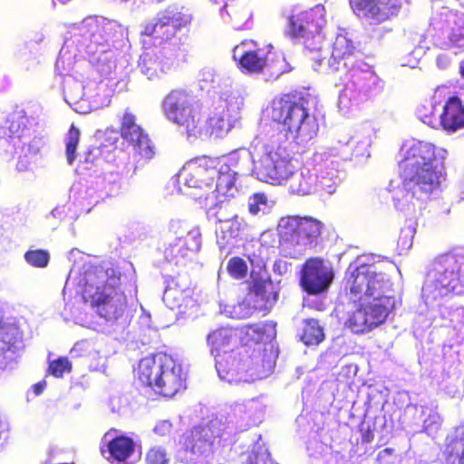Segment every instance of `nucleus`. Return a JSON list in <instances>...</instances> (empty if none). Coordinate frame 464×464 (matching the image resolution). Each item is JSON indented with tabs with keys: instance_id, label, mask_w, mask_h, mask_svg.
Here are the masks:
<instances>
[{
	"instance_id": "ddd939ff",
	"label": "nucleus",
	"mask_w": 464,
	"mask_h": 464,
	"mask_svg": "<svg viewBox=\"0 0 464 464\" xmlns=\"http://www.w3.org/2000/svg\"><path fill=\"white\" fill-rule=\"evenodd\" d=\"M216 164H218L217 157L206 155L196 157L185 164L180 177L187 187L201 190L203 193L200 198H207L213 190V181L217 172Z\"/></svg>"
},
{
	"instance_id": "f03ea898",
	"label": "nucleus",
	"mask_w": 464,
	"mask_h": 464,
	"mask_svg": "<svg viewBox=\"0 0 464 464\" xmlns=\"http://www.w3.org/2000/svg\"><path fill=\"white\" fill-rule=\"evenodd\" d=\"M133 375L140 386L165 399H171L187 389L186 371L180 362L166 353L140 359Z\"/></svg>"
},
{
	"instance_id": "aec40b11",
	"label": "nucleus",
	"mask_w": 464,
	"mask_h": 464,
	"mask_svg": "<svg viewBox=\"0 0 464 464\" xmlns=\"http://www.w3.org/2000/svg\"><path fill=\"white\" fill-rule=\"evenodd\" d=\"M352 2L353 10L358 16L380 22L396 16L401 8V0H350Z\"/></svg>"
},
{
	"instance_id": "f257e3e1",
	"label": "nucleus",
	"mask_w": 464,
	"mask_h": 464,
	"mask_svg": "<svg viewBox=\"0 0 464 464\" xmlns=\"http://www.w3.org/2000/svg\"><path fill=\"white\" fill-rule=\"evenodd\" d=\"M403 189L418 200H429L441 190L446 172L444 157L435 145L417 141L407 147L398 163Z\"/></svg>"
},
{
	"instance_id": "4be33fe9",
	"label": "nucleus",
	"mask_w": 464,
	"mask_h": 464,
	"mask_svg": "<svg viewBox=\"0 0 464 464\" xmlns=\"http://www.w3.org/2000/svg\"><path fill=\"white\" fill-rule=\"evenodd\" d=\"M218 164H216L215 180L213 181V190L210 193H216V196H227L235 187L237 179V159L236 157H217Z\"/></svg>"
},
{
	"instance_id": "49530a36",
	"label": "nucleus",
	"mask_w": 464,
	"mask_h": 464,
	"mask_svg": "<svg viewBox=\"0 0 464 464\" xmlns=\"http://www.w3.org/2000/svg\"><path fill=\"white\" fill-rule=\"evenodd\" d=\"M201 437V430L198 429H195L191 431V440L195 442L197 440H199Z\"/></svg>"
},
{
	"instance_id": "a18cd8bd",
	"label": "nucleus",
	"mask_w": 464,
	"mask_h": 464,
	"mask_svg": "<svg viewBox=\"0 0 464 464\" xmlns=\"http://www.w3.org/2000/svg\"><path fill=\"white\" fill-rule=\"evenodd\" d=\"M46 386V382L44 381H42V382H39L33 385V391L34 392L35 395H39L41 394L44 388Z\"/></svg>"
},
{
	"instance_id": "6ab92c4d",
	"label": "nucleus",
	"mask_w": 464,
	"mask_h": 464,
	"mask_svg": "<svg viewBox=\"0 0 464 464\" xmlns=\"http://www.w3.org/2000/svg\"><path fill=\"white\" fill-rule=\"evenodd\" d=\"M135 447L131 437L111 429L102 437L101 452L111 464H125L134 455Z\"/></svg>"
},
{
	"instance_id": "ea45409f",
	"label": "nucleus",
	"mask_w": 464,
	"mask_h": 464,
	"mask_svg": "<svg viewBox=\"0 0 464 464\" xmlns=\"http://www.w3.org/2000/svg\"><path fill=\"white\" fill-rule=\"evenodd\" d=\"M417 116L423 123L434 127L436 115L431 103L419 106L417 109Z\"/></svg>"
},
{
	"instance_id": "5701e85b",
	"label": "nucleus",
	"mask_w": 464,
	"mask_h": 464,
	"mask_svg": "<svg viewBox=\"0 0 464 464\" xmlns=\"http://www.w3.org/2000/svg\"><path fill=\"white\" fill-rule=\"evenodd\" d=\"M440 124L449 133L464 129V105L457 96L450 97L442 107Z\"/></svg>"
},
{
	"instance_id": "6e6552de",
	"label": "nucleus",
	"mask_w": 464,
	"mask_h": 464,
	"mask_svg": "<svg viewBox=\"0 0 464 464\" xmlns=\"http://www.w3.org/2000/svg\"><path fill=\"white\" fill-rule=\"evenodd\" d=\"M350 299L357 302L381 297L392 290V283L383 273H378L372 264L360 263L351 275Z\"/></svg>"
},
{
	"instance_id": "c756f323",
	"label": "nucleus",
	"mask_w": 464,
	"mask_h": 464,
	"mask_svg": "<svg viewBox=\"0 0 464 464\" xmlns=\"http://www.w3.org/2000/svg\"><path fill=\"white\" fill-rule=\"evenodd\" d=\"M273 285L269 281L255 279L249 288V295L257 300L264 302L262 306L266 307L276 301L277 294L272 291Z\"/></svg>"
},
{
	"instance_id": "20e7f679",
	"label": "nucleus",
	"mask_w": 464,
	"mask_h": 464,
	"mask_svg": "<svg viewBox=\"0 0 464 464\" xmlns=\"http://www.w3.org/2000/svg\"><path fill=\"white\" fill-rule=\"evenodd\" d=\"M268 116L285 139L306 141L317 134L316 120L310 116L304 106V99L296 92L284 93L274 98Z\"/></svg>"
},
{
	"instance_id": "bb28decb",
	"label": "nucleus",
	"mask_w": 464,
	"mask_h": 464,
	"mask_svg": "<svg viewBox=\"0 0 464 464\" xmlns=\"http://www.w3.org/2000/svg\"><path fill=\"white\" fill-rule=\"evenodd\" d=\"M401 211L403 212L405 217L411 216L409 224L401 228L397 239V252L399 255H403L412 246L418 216L415 208H411L410 205H403Z\"/></svg>"
},
{
	"instance_id": "72a5a7b5",
	"label": "nucleus",
	"mask_w": 464,
	"mask_h": 464,
	"mask_svg": "<svg viewBox=\"0 0 464 464\" xmlns=\"http://www.w3.org/2000/svg\"><path fill=\"white\" fill-rule=\"evenodd\" d=\"M18 342V331L13 325H0V356L14 353Z\"/></svg>"
},
{
	"instance_id": "7c9ffc66",
	"label": "nucleus",
	"mask_w": 464,
	"mask_h": 464,
	"mask_svg": "<svg viewBox=\"0 0 464 464\" xmlns=\"http://www.w3.org/2000/svg\"><path fill=\"white\" fill-rule=\"evenodd\" d=\"M300 338L305 345H317L324 339L323 327L317 320L305 319Z\"/></svg>"
},
{
	"instance_id": "f3484780",
	"label": "nucleus",
	"mask_w": 464,
	"mask_h": 464,
	"mask_svg": "<svg viewBox=\"0 0 464 464\" xmlns=\"http://www.w3.org/2000/svg\"><path fill=\"white\" fill-rule=\"evenodd\" d=\"M121 137L132 146L135 152L145 160L155 155V146L145 130L137 123L136 116L126 109L121 120Z\"/></svg>"
},
{
	"instance_id": "37998d69",
	"label": "nucleus",
	"mask_w": 464,
	"mask_h": 464,
	"mask_svg": "<svg viewBox=\"0 0 464 464\" xmlns=\"http://www.w3.org/2000/svg\"><path fill=\"white\" fill-rule=\"evenodd\" d=\"M325 464H346V459L339 452H332L328 456Z\"/></svg>"
},
{
	"instance_id": "3c124183",
	"label": "nucleus",
	"mask_w": 464,
	"mask_h": 464,
	"mask_svg": "<svg viewBox=\"0 0 464 464\" xmlns=\"http://www.w3.org/2000/svg\"><path fill=\"white\" fill-rule=\"evenodd\" d=\"M459 73L462 78H464V59L461 61L459 64Z\"/></svg>"
},
{
	"instance_id": "8fccbe9b",
	"label": "nucleus",
	"mask_w": 464,
	"mask_h": 464,
	"mask_svg": "<svg viewBox=\"0 0 464 464\" xmlns=\"http://www.w3.org/2000/svg\"><path fill=\"white\" fill-rule=\"evenodd\" d=\"M231 23H232L233 27H234L236 30H240V29H242V28H243V24H238V23L235 22V21L233 20V18L231 19Z\"/></svg>"
},
{
	"instance_id": "f8f14e48",
	"label": "nucleus",
	"mask_w": 464,
	"mask_h": 464,
	"mask_svg": "<svg viewBox=\"0 0 464 464\" xmlns=\"http://www.w3.org/2000/svg\"><path fill=\"white\" fill-rule=\"evenodd\" d=\"M432 278L429 287L435 295L445 296L450 294H461L460 263L457 255L444 253L433 261Z\"/></svg>"
},
{
	"instance_id": "1a4fd4ad",
	"label": "nucleus",
	"mask_w": 464,
	"mask_h": 464,
	"mask_svg": "<svg viewBox=\"0 0 464 464\" xmlns=\"http://www.w3.org/2000/svg\"><path fill=\"white\" fill-rule=\"evenodd\" d=\"M169 231L176 236V239L164 249L166 260L177 266L190 262L201 247L199 228L173 220L169 225Z\"/></svg>"
},
{
	"instance_id": "603ef678",
	"label": "nucleus",
	"mask_w": 464,
	"mask_h": 464,
	"mask_svg": "<svg viewBox=\"0 0 464 464\" xmlns=\"http://www.w3.org/2000/svg\"><path fill=\"white\" fill-rule=\"evenodd\" d=\"M171 292H172V288H171V287H169V288L167 290L166 294H165V297H166L167 295H170V294H171Z\"/></svg>"
},
{
	"instance_id": "39448f33",
	"label": "nucleus",
	"mask_w": 464,
	"mask_h": 464,
	"mask_svg": "<svg viewBox=\"0 0 464 464\" xmlns=\"http://www.w3.org/2000/svg\"><path fill=\"white\" fill-rule=\"evenodd\" d=\"M210 354L221 378L233 375L252 356H245L248 350L240 345L239 327L221 326L212 330L206 338Z\"/></svg>"
},
{
	"instance_id": "cd10ccee",
	"label": "nucleus",
	"mask_w": 464,
	"mask_h": 464,
	"mask_svg": "<svg viewBox=\"0 0 464 464\" xmlns=\"http://www.w3.org/2000/svg\"><path fill=\"white\" fill-rule=\"evenodd\" d=\"M246 224L235 215L220 227L218 234V244L220 249L234 245L241 236Z\"/></svg>"
},
{
	"instance_id": "2eb2a0df",
	"label": "nucleus",
	"mask_w": 464,
	"mask_h": 464,
	"mask_svg": "<svg viewBox=\"0 0 464 464\" xmlns=\"http://www.w3.org/2000/svg\"><path fill=\"white\" fill-rule=\"evenodd\" d=\"M272 44L244 39L233 48V59L243 73H261L267 66Z\"/></svg>"
},
{
	"instance_id": "e433bc0d",
	"label": "nucleus",
	"mask_w": 464,
	"mask_h": 464,
	"mask_svg": "<svg viewBox=\"0 0 464 464\" xmlns=\"http://www.w3.org/2000/svg\"><path fill=\"white\" fill-rule=\"evenodd\" d=\"M227 270L231 277L242 279L247 275V265L242 257L233 256L227 264Z\"/></svg>"
},
{
	"instance_id": "de8ad7c7",
	"label": "nucleus",
	"mask_w": 464,
	"mask_h": 464,
	"mask_svg": "<svg viewBox=\"0 0 464 464\" xmlns=\"http://www.w3.org/2000/svg\"><path fill=\"white\" fill-rule=\"evenodd\" d=\"M254 198H255V202H257L258 203H262V204H266V198L264 195L262 194H256L254 196Z\"/></svg>"
},
{
	"instance_id": "c03bdc74",
	"label": "nucleus",
	"mask_w": 464,
	"mask_h": 464,
	"mask_svg": "<svg viewBox=\"0 0 464 464\" xmlns=\"http://www.w3.org/2000/svg\"><path fill=\"white\" fill-rule=\"evenodd\" d=\"M258 453L252 451L247 454L245 464H258Z\"/></svg>"
},
{
	"instance_id": "412c9836",
	"label": "nucleus",
	"mask_w": 464,
	"mask_h": 464,
	"mask_svg": "<svg viewBox=\"0 0 464 464\" xmlns=\"http://www.w3.org/2000/svg\"><path fill=\"white\" fill-rule=\"evenodd\" d=\"M276 324L266 321L256 324H249L239 327L240 331V345L248 350V353L245 356H255V349H251L252 344L266 343L276 338Z\"/></svg>"
},
{
	"instance_id": "7ed1b4c3",
	"label": "nucleus",
	"mask_w": 464,
	"mask_h": 464,
	"mask_svg": "<svg viewBox=\"0 0 464 464\" xmlns=\"http://www.w3.org/2000/svg\"><path fill=\"white\" fill-rule=\"evenodd\" d=\"M121 277V272L113 266H97L86 273L88 301L107 321L118 320L127 307Z\"/></svg>"
},
{
	"instance_id": "f704fd0d",
	"label": "nucleus",
	"mask_w": 464,
	"mask_h": 464,
	"mask_svg": "<svg viewBox=\"0 0 464 464\" xmlns=\"http://www.w3.org/2000/svg\"><path fill=\"white\" fill-rule=\"evenodd\" d=\"M81 131L72 123L71 124L65 141V154L67 162L72 165L76 158V150L80 142Z\"/></svg>"
},
{
	"instance_id": "4c0bfd02",
	"label": "nucleus",
	"mask_w": 464,
	"mask_h": 464,
	"mask_svg": "<svg viewBox=\"0 0 464 464\" xmlns=\"http://www.w3.org/2000/svg\"><path fill=\"white\" fill-rule=\"evenodd\" d=\"M72 362L66 357H60L49 362L48 372L55 378H62L72 372Z\"/></svg>"
},
{
	"instance_id": "c9c22d12",
	"label": "nucleus",
	"mask_w": 464,
	"mask_h": 464,
	"mask_svg": "<svg viewBox=\"0 0 464 464\" xmlns=\"http://www.w3.org/2000/svg\"><path fill=\"white\" fill-rule=\"evenodd\" d=\"M24 260L33 267H46L50 261L48 251L44 249L28 250L24 253Z\"/></svg>"
},
{
	"instance_id": "a19ab883",
	"label": "nucleus",
	"mask_w": 464,
	"mask_h": 464,
	"mask_svg": "<svg viewBox=\"0 0 464 464\" xmlns=\"http://www.w3.org/2000/svg\"><path fill=\"white\" fill-rule=\"evenodd\" d=\"M395 450L392 448H386L381 450L376 458L379 464H393V456Z\"/></svg>"
},
{
	"instance_id": "423d86ee",
	"label": "nucleus",
	"mask_w": 464,
	"mask_h": 464,
	"mask_svg": "<svg viewBox=\"0 0 464 464\" xmlns=\"http://www.w3.org/2000/svg\"><path fill=\"white\" fill-rule=\"evenodd\" d=\"M324 224L311 217H288L279 225V248L285 257H296L299 246L313 247L321 238Z\"/></svg>"
},
{
	"instance_id": "b1692460",
	"label": "nucleus",
	"mask_w": 464,
	"mask_h": 464,
	"mask_svg": "<svg viewBox=\"0 0 464 464\" xmlns=\"http://www.w3.org/2000/svg\"><path fill=\"white\" fill-rule=\"evenodd\" d=\"M117 25L111 21H99L94 18L86 20L82 27V35L89 38L95 46H102L115 37Z\"/></svg>"
},
{
	"instance_id": "a878e982",
	"label": "nucleus",
	"mask_w": 464,
	"mask_h": 464,
	"mask_svg": "<svg viewBox=\"0 0 464 464\" xmlns=\"http://www.w3.org/2000/svg\"><path fill=\"white\" fill-rule=\"evenodd\" d=\"M28 117L24 111H14L7 114L0 124V138L5 140L21 139L27 130Z\"/></svg>"
},
{
	"instance_id": "9d476101",
	"label": "nucleus",
	"mask_w": 464,
	"mask_h": 464,
	"mask_svg": "<svg viewBox=\"0 0 464 464\" xmlns=\"http://www.w3.org/2000/svg\"><path fill=\"white\" fill-rule=\"evenodd\" d=\"M325 24V11L322 5L287 16L285 35L292 40H303L310 50L317 49L315 43L309 42L320 36Z\"/></svg>"
},
{
	"instance_id": "79ce46f5",
	"label": "nucleus",
	"mask_w": 464,
	"mask_h": 464,
	"mask_svg": "<svg viewBox=\"0 0 464 464\" xmlns=\"http://www.w3.org/2000/svg\"><path fill=\"white\" fill-rule=\"evenodd\" d=\"M450 41L454 45H460L464 42V23L453 29L450 34Z\"/></svg>"
},
{
	"instance_id": "0eeeda50",
	"label": "nucleus",
	"mask_w": 464,
	"mask_h": 464,
	"mask_svg": "<svg viewBox=\"0 0 464 464\" xmlns=\"http://www.w3.org/2000/svg\"><path fill=\"white\" fill-rule=\"evenodd\" d=\"M202 104L191 91L182 88L171 90L162 101V110L169 121L188 135L195 130Z\"/></svg>"
},
{
	"instance_id": "c85d7f7f",
	"label": "nucleus",
	"mask_w": 464,
	"mask_h": 464,
	"mask_svg": "<svg viewBox=\"0 0 464 464\" xmlns=\"http://www.w3.org/2000/svg\"><path fill=\"white\" fill-rule=\"evenodd\" d=\"M443 456L447 464H464V429H457L447 438Z\"/></svg>"
},
{
	"instance_id": "9b49d317",
	"label": "nucleus",
	"mask_w": 464,
	"mask_h": 464,
	"mask_svg": "<svg viewBox=\"0 0 464 464\" xmlns=\"http://www.w3.org/2000/svg\"><path fill=\"white\" fill-rule=\"evenodd\" d=\"M350 316V329L355 334L371 331L382 324L395 308V298L388 295L357 302Z\"/></svg>"
},
{
	"instance_id": "dca6fc26",
	"label": "nucleus",
	"mask_w": 464,
	"mask_h": 464,
	"mask_svg": "<svg viewBox=\"0 0 464 464\" xmlns=\"http://www.w3.org/2000/svg\"><path fill=\"white\" fill-rule=\"evenodd\" d=\"M189 23L188 14L178 9L168 8L160 13L154 23L146 24L141 34L152 37L161 45L175 37L176 33Z\"/></svg>"
},
{
	"instance_id": "2f4dec72",
	"label": "nucleus",
	"mask_w": 464,
	"mask_h": 464,
	"mask_svg": "<svg viewBox=\"0 0 464 464\" xmlns=\"http://www.w3.org/2000/svg\"><path fill=\"white\" fill-rule=\"evenodd\" d=\"M139 67L143 74L150 80L157 79L165 73L162 62L156 55L145 53L140 57Z\"/></svg>"
},
{
	"instance_id": "09e8293b",
	"label": "nucleus",
	"mask_w": 464,
	"mask_h": 464,
	"mask_svg": "<svg viewBox=\"0 0 464 464\" xmlns=\"http://www.w3.org/2000/svg\"><path fill=\"white\" fill-rule=\"evenodd\" d=\"M249 211L252 214H256L259 211V208H258L257 202L249 204Z\"/></svg>"
},
{
	"instance_id": "393cba45",
	"label": "nucleus",
	"mask_w": 464,
	"mask_h": 464,
	"mask_svg": "<svg viewBox=\"0 0 464 464\" xmlns=\"http://www.w3.org/2000/svg\"><path fill=\"white\" fill-rule=\"evenodd\" d=\"M196 124L195 130L188 131L187 135L188 138L219 137L227 130L226 121L218 114H214L205 120L202 111H200Z\"/></svg>"
},
{
	"instance_id": "4468645a",
	"label": "nucleus",
	"mask_w": 464,
	"mask_h": 464,
	"mask_svg": "<svg viewBox=\"0 0 464 464\" xmlns=\"http://www.w3.org/2000/svg\"><path fill=\"white\" fill-rule=\"evenodd\" d=\"M294 169L291 158L280 147L267 150L256 166L259 179L272 184H282L288 180Z\"/></svg>"
},
{
	"instance_id": "473e14b6",
	"label": "nucleus",
	"mask_w": 464,
	"mask_h": 464,
	"mask_svg": "<svg viewBox=\"0 0 464 464\" xmlns=\"http://www.w3.org/2000/svg\"><path fill=\"white\" fill-rule=\"evenodd\" d=\"M285 182L287 183L290 192L295 195H308L313 189L311 178L304 176L302 172L295 171V169L289 179Z\"/></svg>"
},
{
	"instance_id": "a211bd4d",
	"label": "nucleus",
	"mask_w": 464,
	"mask_h": 464,
	"mask_svg": "<svg viewBox=\"0 0 464 464\" xmlns=\"http://www.w3.org/2000/svg\"><path fill=\"white\" fill-rule=\"evenodd\" d=\"M334 274L321 257H310L302 266L300 285L309 295H318L328 289Z\"/></svg>"
},
{
	"instance_id": "58836bf2",
	"label": "nucleus",
	"mask_w": 464,
	"mask_h": 464,
	"mask_svg": "<svg viewBox=\"0 0 464 464\" xmlns=\"http://www.w3.org/2000/svg\"><path fill=\"white\" fill-rule=\"evenodd\" d=\"M146 464H169V457L166 449L154 446L148 450L145 455Z\"/></svg>"
}]
</instances>
